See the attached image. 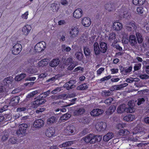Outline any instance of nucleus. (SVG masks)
Returning a JSON list of instances; mask_svg holds the SVG:
<instances>
[{"label":"nucleus","mask_w":149,"mask_h":149,"mask_svg":"<svg viewBox=\"0 0 149 149\" xmlns=\"http://www.w3.org/2000/svg\"><path fill=\"white\" fill-rule=\"evenodd\" d=\"M94 50L96 55H99L100 53H105L107 49V44L104 42H101L99 45L97 42H95L93 44Z\"/></svg>","instance_id":"1"},{"label":"nucleus","mask_w":149,"mask_h":149,"mask_svg":"<svg viewBox=\"0 0 149 149\" xmlns=\"http://www.w3.org/2000/svg\"><path fill=\"white\" fill-rule=\"evenodd\" d=\"M101 136L94 135L90 134L83 138V139L86 143L93 144L97 142H100L102 140Z\"/></svg>","instance_id":"2"},{"label":"nucleus","mask_w":149,"mask_h":149,"mask_svg":"<svg viewBox=\"0 0 149 149\" xmlns=\"http://www.w3.org/2000/svg\"><path fill=\"white\" fill-rule=\"evenodd\" d=\"M49 94H40L36 98V100H34L33 102L32 106L35 108H37L38 106L40 104H42L45 102V100L44 98L42 96L43 94L45 95L46 96L48 95Z\"/></svg>","instance_id":"3"},{"label":"nucleus","mask_w":149,"mask_h":149,"mask_svg":"<svg viewBox=\"0 0 149 149\" xmlns=\"http://www.w3.org/2000/svg\"><path fill=\"white\" fill-rule=\"evenodd\" d=\"M28 127L27 124L23 123L19 126V130L17 131L16 134L18 137H21L26 134V130Z\"/></svg>","instance_id":"4"},{"label":"nucleus","mask_w":149,"mask_h":149,"mask_svg":"<svg viewBox=\"0 0 149 149\" xmlns=\"http://www.w3.org/2000/svg\"><path fill=\"white\" fill-rule=\"evenodd\" d=\"M46 47V43L44 41H41L38 43L35 46L34 49L37 52H40L44 50Z\"/></svg>","instance_id":"5"},{"label":"nucleus","mask_w":149,"mask_h":149,"mask_svg":"<svg viewBox=\"0 0 149 149\" xmlns=\"http://www.w3.org/2000/svg\"><path fill=\"white\" fill-rule=\"evenodd\" d=\"M22 47L21 44L19 43L15 44L11 49L12 53L17 55L19 54L22 49Z\"/></svg>","instance_id":"6"},{"label":"nucleus","mask_w":149,"mask_h":149,"mask_svg":"<svg viewBox=\"0 0 149 149\" xmlns=\"http://www.w3.org/2000/svg\"><path fill=\"white\" fill-rule=\"evenodd\" d=\"M107 126L106 123L104 122H98L95 125V128L96 130L98 131H104L106 128Z\"/></svg>","instance_id":"7"},{"label":"nucleus","mask_w":149,"mask_h":149,"mask_svg":"<svg viewBox=\"0 0 149 149\" xmlns=\"http://www.w3.org/2000/svg\"><path fill=\"white\" fill-rule=\"evenodd\" d=\"M132 66H130L128 68L123 67L122 66H119L120 72L122 75H127L132 71Z\"/></svg>","instance_id":"8"},{"label":"nucleus","mask_w":149,"mask_h":149,"mask_svg":"<svg viewBox=\"0 0 149 149\" xmlns=\"http://www.w3.org/2000/svg\"><path fill=\"white\" fill-rule=\"evenodd\" d=\"M127 106L125 104H122L120 105L117 109V111L118 113H122L124 112L127 113H131L130 110H129V108H127Z\"/></svg>","instance_id":"9"},{"label":"nucleus","mask_w":149,"mask_h":149,"mask_svg":"<svg viewBox=\"0 0 149 149\" xmlns=\"http://www.w3.org/2000/svg\"><path fill=\"white\" fill-rule=\"evenodd\" d=\"M75 130V127L72 125H68L64 130V132L67 135H71Z\"/></svg>","instance_id":"10"},{"label":"nucleus","mask_w":149,"mask_h":149,"mask_svg":"<svg viewBox=\"0 0 149 149\" xmlns=\"http://www.w3.org/2000/svg\"><path fill=\"white\" fill-rule=\"evenodd\" d=\"M32 27L30 25L26 24L25 25L22 29V32L23 34L26 36L28 35Z\"/></svg>","instance_id":"11"},{"label":"nucleus","mask_w":149,"mask_h":149,"mask_svg":"<svg viewBox=\"0 0 149 149\" xmlns=\"http://www.w3.org/2000/svg\"><path fill=\"white\" fill-rule=\"evenodd\" d=\"M55 132V130L53 127L48 128L45 131V134L47 137H51L53 136Z\"/></svg>","instance_id":"12"},{"label":"nucleus","mask_w":149,"mask_h":149,"mask_svg":"<svg viewBox=\"0 0 149 149\" xmlns=\"http://www.w3.org/2000/svg\"><path fill=\"white\" fill-rule=\"evenodd\" d=\"M136 26L134 21H132L128 23L126 27V29L129 31H131L133 30H136Z\"/></svg>","instance_id":"13"},{"label":"nucleus","mask_w":149,"mask_h":149,"mask_svg":"<svg viewBox=\"0 0 149 149\" xmlns=\"http://www.w3.org/2000/svg\"><path fill=\"white\" fill-rule=\"evenodd\" d=\"M44 122L41 119L36 120L33 123V125L36 128H41L44 125Z\"/></svg>","instance_id":"14"},{"label":"nucleus","mask_w":149,"mask_h":149,"mask_svg":"<svg viewBox=\"0 0 149 149\" xmlns=\"http://www.w3.org/2000/svg\"><path fill=\"white\" fill-rule=\"evenodd\" d=\"M113 27L114 30L116 31H119L122 29L123 25L121 23L118 22H115L113 23Z\"/></svg>","instance_id":"15"},{"label":"nucleus","mask_w":149,"mask_h":149,"mask_svg":"<svg viewBox=\"0 0 149 149\" xmlns=\"http://www.w3.org/2000/svg\"><path fill=\"white\" fill-rule=\"evenodd\" d=\"M83 11L81 8H78L76 9L73 13V16L76 18H79L82 15Z\"/></svg>","instance_id":"16"},{"label":"nucleus","mask_w":149,"mask_h":149,"mask_svg":"<svg viewBox=\"0 0 149 149\" xmlns=\"http://www.w3.org/2000/svg\"><path fill=\"white\" fill-rule=\"evenodd\" d=\"M103 110L99 109H93L90 113L92 116H98L102 114Z\"/></svg>","instance_id":"17"},{"label":"nucleus","mask_w":149,"mask_h":149,"mask_svg":"<svg viewBox=\"0 0 149 149\" xmlns=\"http://www.w3.org/2000/svg\"><path fill=\"white\" fill-rule=\"evenodd\" d=\"M19 100V97L18 96L13 97L11 99L10 104L12 106L15 107L18 104Z\"/></svg>","instance_id":"18"},{"label":"nucleus","mask_w":149,"mask_h":149,"mask_svg":"<svg viewBox=\"0 0 149 149\" xmlns=\"http://www.w3.org/2000/svg\"><path fill=\"white\" fill-rule=\"evenodd\" d=\"M91 23V20L88 17H84L82 20V23L85 27H88L90 25Z\"/></svg>","instance_id":"19"},{"label":"nucleus","mask_w":149,"mask_h":149,"mask_svg":"<svg viewBox=\"0 0 149 149\" xmlns=\"http://www.w3.org/2000/svg\"><path fill=\"white\" fill-rule=\"evenodd\" d=\"M79 32V30L78 28H76L74 27H72L70 32V33L72 37L74 38L77 36Z\"/></svg>","instance_id":"20"},{"label":"nucleus","mask_w":149,"mask_h":149,"mask_svg":"<svg viewBox=\"0 0 149 149\" xmlns=\"http://www.w3.org/2000/svg\"><path fill=\"white\" fill-rule=\"evenodd\" d=\"M85 109L83 108L77 109L75 110L74 112L73 115L74 116H77L83 114L85 112Z\"/></svg>","instance_id":"21"},{"label":"nucleus","mask_w":149,"mask_h":149,"mask_svg":"<svg viewBox=\"0 0 149 149\" xmlns=\"http://www.w3.org/2000/svg\"><path fill=\"white\" fill-rule=\"evenodd\" d=\"M60 62L58 58L53 59L49 63V65L51 67H56L59 64Z\"/></svg>","instance_id":"22"},{"label":"nucleus","mask_w":149,"mask_h":149,"mask_svg":"<svg viewBox=\"0 0 149 149\" xmlns=\"http://www.w3.org/2000/svg\"><path fill=\"white\" fill-rule=\"evenodd\" d=\"M113 133L109 132L103 136V139L104 141H108L113 138Z\"/></svg>","instance_id":"23"},{"label":"nucleus","mask_w":149,"mask_h":149,"mask_svg":"<svg viewBox=\"0 0 149 149\" xmlns=\"http://www.w3.org/2000/svg\"><path fill=\"white\" fill-rule=\"evenodd\" d=\"M123 119L127 121L131 122L135 119V116L134 115L129 114L124 116Z\"/></svg>","instance_id":"24"},{"label":"nucleus","mask_w":149,"mask_h":149,"mask_svg":"<svg viewBox=\"0 0 149 149\" xmlns=\"http://www.w3.org/2000/svg\"><path fill=\"white\" fill-rule=\"evenodd\" d=\"M12 81L10 79V77H7L5 78L3 80V83H2L3 85L6 87H8L12 83Z\"/></svg>","instance_id":"25"},{"label":"nucleus","mask_w":149,"mask_h":149,"mask_svg":"<svg viewBox=\"0 0 149 149\" xmlns=\"http://www.w3.org/2000/svg\"><path fill=\"white\" fill-rule=\"evenodd\" d=\"M48 63V59L47 58H45L41 60L38 63L39 67H43L46 66Z\"/></svg>","instance_id":"26"},{"label":"nucleus","mask_w":149,"mask_h":149,"mask_svg":"<svg viewBox=\"0 0 149 149\" xmlns=\"http://www.w3.org/2000/svg\"><path fill=\"white\" fill-rule=\"evenodd\" d=\"M130 133L129 131L125 129H121L118 132V134L123 136H126L129 134Z\"/></svg>","instance_id":"27"},{"label":"nucleus","mask_w":149,"mask_h":149,"mask_svg":"<svg viewBox=\"0 0 149 149\" xmlns=\"http://www.w3.org/2000/svg\"><path fill=\"white\" fill-rule=\"evenodd\" d=\"M129 42L132 46L134 45L136 43V40L135 36L131 35L130 36Z\"/></svg>","instance_id":"28"},{"label":"nucleus","mask_w":149,"mask_h":149,"mask_svg":"<svg viewBox=\"0 0 149 149\" xmlns=\"http://www.w3.org/2000/svg\"><path fill=\"white\" fill-rule=\"evenodd\" d=\"M88 87V84L87 83H85L78 86L77 89L78 90H84L87 89Z\"/></svg>","instance_id":"29"},{"label":"nucleus","mask_w":149,"mask_h":149,"mask_svg":"<svg viewBox=\"0 0 149 149\" xmlns=\"http://www.w3.org/2000/svg\"><path fill=\"white\" fill-rule=\"evenodd\" d=\"M72 81H70L67 82L64 84V86L65 88L68 90H69L70 89H72L73 88L74 85L72 83Z\"/></svg>","instance_id":"30"},{"label":"nucleus","mask_w":149,"mask_h":149,"mask_svg":"<svg viewBox=\"0 0 149 149\" xmlns=\"http://www.w3.org/2000/svg\"><path fill=\"white\" fill-rule=\"evenodd\" d=\"M116 109V107L114 105L110 106L108 109L107 112V114L109 115L111 114L114 112Z\"/></svg>","instance_id":"31"},{"label":"nucleus","mask_w":149,"mask_h":149,"mask_svg":"<svg viewBox=\"0 0 149 149\" xmlns=\"http://www.w3.org/2000/svg\"><path fill=\"white\" fill-rule=\"evenodd\" d=\"M136 35L138 42L139 43H142L143 39L141 34L139 32H136Z\"/></svg>","instance_id":"32"},{"label":"nucleus","mask_w":149,"mask_h":149,"mask_svg":"<svg viewBox=\"0 0 149 149\" xmlns=\"http://www.w3.org/2000/svg\"><path fill=\"white\" fill-rule=\"evenodd\" d=\"M51 7L53 9V11L57 12L59 9L60 6L59 4L54 3L52 4Z\"/></svg>","instance_id":"33"},{"label":"nucleus","mask_w":149,"mask_h":149,"mask_svg":"<svg viewBox=\"0 0 149 149\" xmlns=\"http://www.w3.org/2000/svg\"><path fill=\"white\" fill-rule=\"evenodd\" d=\"M26 76V74L24 73L21 74L16 76L15 78V80L17 81H19L23 79Z\"/></svg>","instance_id":"34"},{"label":"nucleus","mask_w":149,"mask_h":149,"mask_svg":"<svg viewBox=\"0 0 149 149\" xmlns=\"http://www.w3.org/2000/svg\"><path fill=\"white\" fill-rule=\"evenodd\" d=\"M76 58L79 61H81L83 57V55L82 52H77L75 53Z\"/></svg>","instance_id":"35"},{"label":"nucleus","mask_w":149,"mask_h":149,"mask_svg":"<svg viewBox=\"0 0 149 149\" xmlns=\"http://www.w3.org/2000/svg\"><path fill=\"white\" fill-rule=\"evenodd\" d=\"M84 53L86 57L89 56L91 54V51L88 48L85 47L84 48Z\"/></svg>","instance_id":"36"},{"label":"nucleus","mask_w":149,"mask_h":149,"mask_svg":"<svg viewBox=\"0 0 149 149\" xmlns=\"http://www.w3.org/2000/svg\"><path fill=\"white\" fill-rule=\"evenodd\" d=\"M105 9L109 11H112L114 10V8L112 6L111 3H108L106 4L105 6Z\"/></svg>","instance_id":"37"},{"label":"nucleus","mask_w":149,"mask_h":149,"mask_svg":"<svg viewBox=\"0 0 149 149\" xmlns=\"http://www.w3.org/2000/svg\"><path fill=\"white\" fill-rule=\"evenodd\" d=\"M56 118L54 116H52L49 118L47 120V123L48 124H52L55 122Z\"/></svg>","instance_id":"38"},{"label":"nucleus","mask_w":149,"mask_h":149,"mask_svg":"<svg viewBox=\"0 0 149 149\" xmlns=\"http://www.w3.org/2000/svg\"><path fill=\"white\" fill-rule=\"evenodd\" d=\"M71 116V115L70 114L66 113L63 115L61 117V118L62 120H67L69 119Z\"/></svg>","instance_id":"39"},{"label":"nucleus","mask_w":149,"mask_h":149,"mask_svg":"<svg viewBox=\"0 0 149 149\" xmlns=\"http://www.w3.org/2000/svg\"><path fill=\"white\" fill-rule=\"evenodd\" d=\"M141 63H138L134 65V71L139 70L141 68Z\"/></svg>","instance_id":"40"},{"label":"nucleus","mask_w":149,"mask_h":149,"mask_svg":"<svg viewBox=\"0 0 149 149\" xmlns=\"http://www.w3.org/2000/svg\"><path fill=\"white\" fill-rule=\"evenodd\" d=\"M128 105L129 106L128 108H127L129 109V110L130 111V109L133 108V107L134 106L135 104L134 102V101L132 100H130L128 102Z\"/></svg>","instance_id":"41"},{"label":"nucleus","mask_w":149,"mask_h":149,"mask_svg":"<svg viewBox=\"0 0 149 149\" xmlns=\"http://www.w3.org/2000/svg\"><path fill=\"white\" fill-rule=\"evenodd\" d=\"M120 88L119 85H114L112 86L110 88V90L111 91H113L115 90H120Z\"/></svg>","instance_id":"42"},{"label":"nucleus","mask_w":149,"mask_h":149,"mask_svg":"<svg viewBox=\"0 0 149 149\" xmlns=\"http://www.w3.org/2000/svg\"><path fill=\"white\" fill-rule=\"evenodd\" d=\"M142 63L143 65H145L146 70L149 69V59H147L146 61H143Z\"/></svg>","instance_id":"43"},{"label":"nucleus","mask_w":149,"mask_h":149,"mask_svg":"<svg viewBox=\"0 0 149 149\" xmlns=\"http://www.w3.org/2000/svg\"><path fill=\"white\" fill-rule=\"evenodd\" d=\"M116 38V35L114 33H112L110 34L109 39L110 41L115 40Z\"/></svg>","instance_id":"44"},{"label":"nucleus","mask_w":149,"mask_h":149,"mask_svg":"<svg viewBox=\"0 0 149 149\" xmlns=\"http://www.w3.org/2000/svg\"><path fill=\"white\" fill-rule=\"evenodd\" d=\"M72 143V141H69L63 143L62 144V146L63 147H66L71 146Z\"/></svg>","instance_id":"45"},{"label":"nucleus","mask_w":149,"mask_h":149,"mask_svg":"<svg viewBox=\"0 0 149 149\" xmlns=\"http://www.w3.org/2000/svg\"><path fill=\"white\" fill-rule=\"evenodd\" d=\"M138 102L137 104L138 105H140L143 103L145 101V100L143 98H138L137 100Z\"/></svg>","instance_id":"46"},{"label":"nucleus","mask_w":149,"mask_h":149,"mask_svg":"<svg viewBox=\"0 0 149 149\" xmlns=\"http://www.w3.org/2000/svg\"><path fill=\"white\" fill-rule=\"evenodd\" d=\"M74 63L73 60L72 58H68L66 61V63L68 65L70 64H72Z\"/></svg>","instance_id":"47"},{"label":"nucleus","mask_w":149,"mask_h":149,"mask_svg":"<svg viewBox=\"0 0 149 149\" xmlns=\"http://www.w3.org/2000/svg\"><path fill=\"white\" fill-rule=\"evenodd\" d=\"M126 125L125 123H119L117 125V127L118 129L123 128L125 127Z\"/></svg>","instance_id":"48"},{"label":"nucleus","mask_w":149,"mask_h":149,"mask_svg":"<svg viewBox=\"0 0 149 149\" xmlns=\"http://www.w3.org/2000/svg\"><path fill=\"white\" fill-rule=\"evenodd\" d=\"M114 46L115 47L118 51H122V48L120 47L118 44H117L116 43V44L114 43Z\"/></svg>","instance_id":"49"},{"label":"nucleus","mask_w":149,"mask_h":149,"mask_svg":"<svg viewBox=\"0 0 149 149\" xmlns=\"http://www.w3.org/2000/svg\"><path fill=\"white\" fill-rule=\"evenodd\" d=\"M143 11L144 10H143V8L142 7H138L137 8V11L139 14H142L143 13Z\"/></svg>","instance_id":"50"},{"label":"nucleus","mask_w":149,"mask_h":149,"mask_svg":"<svg viewBox=\"0 0 149 149\" xmlns=\"http://www.w3.org/2000/svg\"><path fill=\"white\" fill-rule=\"evenodd\" d=\"M6 88L2 83L0 84V93H3L4 91V90L5 89H6Z\"/></svg>","instance_id":"51"},{"label":"nucleus","mask_w":149,"mask_h":149,"mask_svg":"<svg viewBox=\"0 0 149 149\" xmlns=\"http://www.w3.org/2000/svg\"><path fill=\"white\" fill-rule=\"evenodd\" d=\"M28 12L27 11L24 14H22L21 15V17L23 19H26L28 18Z\"/></svg>","instance_id":"52"},{"label":"nucleus","mask_w":149,"mask_h":149,"mask_svg":"<svg viewBox=\"0 0 149 149\" xmlns=\"http://www.w3.org/2000/svg\"><path fill=\"white\" fill-rule=\"evenodd\" d=\"M68 65V70H72L76 66L74 63H73L72 64H70Z\"/></svg>","instance_id":"53"},{"label":"nucleus","mask_w":149,"mask_h":149,"mask_svg":"<svg viewBox=\"0 0 149 149\" xmlns=\"http://www.w3.org/2000/svg\"><path fill=\"white\" fill-rule=\"evenodd\" d=\"M111 74H115L118 73V69L117 68H112L110 70Z\"/></svg>","instance_id":"54"},{"label":"nucleus","mask_w":149,"mask_h":149,"mask_svg":"<svg viewBox=\"0 0 149 149\" xmlns=\"http://www.w3.org/2000/svg\"><path fill=\"white\" fill-rule=\"evenodd\" d=\"M76 100V98H74L72 99V100H71V102L70 103L67 105L66 106V107L70 106L71 105H72L74 104H75V101Z\"/></svg>","instance_id":"55"},{"label":"nucleus","mask_w":149,"mask_h":149,"mask_svg":"<svg viewBox=\"0 0 149 149\" xmlns=\"http://www.w3.org/2000/svg\"><path fill=\"white\" fill-rule=\"evenodd\" d=\"M104 68L102 67L100 68L97 71V74L98 75H100L102 72L104 71Z\"/></svg>","instance_id":"56"},{"label":"nucleus","mask_w":149,"mask_h":149,"mask_svg":"<svg viewBox=\"0 0 149 149\" xmlns=\"http://www.w3.org/2000/svg\"><path fill=\"white\" fill-rule=\"evenodd\" d=\"M126 81L128 83H131L135 81V80L134 78L130 77V78H127Z\"/></svg>","instance_id":"57"},{"label":"nucleus","mask_w":149,"mask_h":149,"mask_svg":"<svg viewBox=\"0 0 149 149\" xmlns=\"http://www.w3.org/2000/svg\"><path fill=\"white\" fill-rule=\"evenodd\" d=\"M61 3L62 5L66 6L68 5V1L67 0H61Z\"/></svg>","instance_id":"58"},{"label":"nucleus","mask_w":149,"mask_h":149,"mask_svg":"<svg viewBox=\"0 0 149 149\" xmlns=\"http://www.w3.org/2000/svg\"><path fill=\"white\" fill-rule=\"evenodd\" d=\"M37 70L35 69H31L29 70V72L31 74L36 73L37 72Z\"/></svg>","instance_id":"59"},{"label":"nucleus","mask_w":149,"mask_h":149,"mask_svg":"<svg viewBox=\"0 0 149 149\" xmlns=\"http://www.w3.org/2000/svg\"><path fill=\"white\" fill-rule=\"evenodd\" d=\"M8 106L7 105H5L2 108L0 109V113H1L4 111L7 110L8 109Z\"/></svg>","instance_id":"60"},{"label":"nucleus","mask_w":149,"mask_h":149,"mask_svg":"<svg viewBox=\"0 0 149 149\" xmlns=\"http://www.w3.org/2000/svg\"><path fill=\"white\" fill-rule=\"evenodd\" d=\"M139 77L142 79H146L148 78V76L146 74H141Z\"/></svg>","instance_id":"61"},{"label":"nucleus","mask_w":149,"mask_h":149,"mask_svg":"<svg viewBox=\"0 0 149 149\" xmlns=\"http://www.w3.org/2000/svg\"><path fill=\"white\" fill-rule=\"evenodd\" d=\"M26 110V108L24 107L18 108L17 109V111L18 112L24 111Z\"/></svg>","instance_id":"62"},{"label":"nucleus","mask_w":149,"mask_h":149,"mask_svg":"<svg viewBox=\"0 0 149 149\" xmlns=\"http://www.w3.org/2000/svg\"><path fill=\"white\" fill-rule=\"evenodd\" d=\"M55 79L56 78L55 77H53L47 80L46 81L48 82H50L51 83H53L55 81Z\"/></svg>","instance_id":"63"},{"label":"nucleus","mask_w":149,"mask_h":149,"mask_svg":"<svg viewBox=\"0 0 149 149\" xmlns=\"http://www.w3.org/2000/svg\"><path fill=\"white\" fill-rule=\"evenodd\" d=\"M10 141L11 143L13 144H15L16 143L17 141V140L15 139L14 138H12L10 139Z\"/></svg>","instance_id":"64"}]
</instances>
